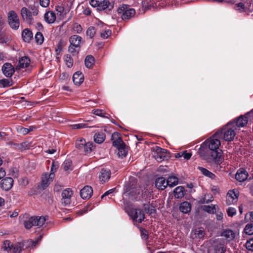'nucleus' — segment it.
Segmentation results:
<instances>
[{"instance_id":"nucleus-1","label":"nucleus","mask_w":253,"mask_h":253,"mask_svg":"<svg viewBox=\"0 0 253 253\" xmlns=\"http://www.w3.org/2000/svg\"><path fill=\"white\" fill-rule=\"evenodd\" d=\"M219 132H216L211 137L204 142L205 145L207 146L211 151V156L216 164L221 163V150L219 148L220 141L219 140Z\"/></svg>"},{"instance_id":"nucleus-2","label":"nucleus","mask_w":253,"mask_h":253,"mask_svg":"<svg viewBox=\"0 0 253 253\" xmlns=\"http://www.w3.org/2000/svg\"><path fill=\"white\" fill-rule=\"evenodd\" d=\"M111 140L113 141V145L118 149L117 155L119 157H125L127 154L126 145L123 141L120 133L117 132L113 133L111 136Z\"/></svg>"},{"instance_id":"nucleus-3","label":"nucleus","mask_w":253,"mask_h":253,"mask_svg":"<svg viewBox=\"0 0 253 253\" xmlns=\"http://www.w3.org/2000/svg\"><path fill=\"white\" fill-rule=\"evenodd\" d=\"M236 128L233 122L228 123L224 126L219 132V136L222 137L225 141H231L233 140L236 135Z\"/></svg>"},{"instance_id":"nucleus-4","label":"nucleus","mask_w":253,"mask_h":253,"mask_svg":"<svg viewBox=\"0 0 253 253\" xmlns=\"http://www.w3.org/2000/svg\"><path fill=\"white\" fill-rule=\"evenodd\" d=\"M153 156L158 162L167 160L169 158V155L167 150L156 146L153 151Z\"/></svg>"},{"instance_id":"nucleus-5","label":"nucleus","mask_w":253,"mask_h":253,"mask_svg":"<svg viewBox=\"0 0 253 253\" xmlns=\"http://www.w3.org/2000/svg\"><path fill=\"white\" fill-rule=\"evenodd\" d=\"M7 20L10 27L13 30H17L20 26V20L18 15L14 10L7 13Z\"/></svg>"},{"instance_id":"nucleus-6","label":"nucleus","mask_w":253,"mask_h":253,"mask_svg":"<svg viewBox=\"0 0 253 253\" xmlns=\"http://www.w3.org/2000/svg\"><path fill=\"white\" fill-rule=\"evenodd\" d=\"M3 248L10 253H20L23 248V243L18 242L14 245L10 244L9 241H5Z\"/></svg>"},{"instance_id":"nucleus-7","label":"nucleus","mask_w":253,"mask_h":253,"mask_svg":"<svg viewBox=\"0 0 253 253\" xmlns=\"http://www.w3.org/2000/svg\"><path fill=\"white\" fill-rule=\"evenodd\" d=\"M119 13H122V18L123 20H128L133 17L135 14V11L133 8L127 9L126 5L119 7L118 9Z\"/></svg>"},{"instance_id":"nucleus-8","label":"nucleus","mask_w":253,"mask_h":253,"mask_svg":"<svg viewBox=\"0 0 253 253\" xmlns=\"http://www.w3.org/2000/svg\"><path fill=\"white\" fill-rule=\"evenodd\" d=\"M128 214L133 220H135L138 223H141L145 218L144 213L140 209H130Z\"/></svg>"},{"instance_id":"nucleus-9","label":"nucleus","mask_w":253,"mask_h":253,"mask_svg":"<svg viewBox=\"0 0 253 253\" xmlns=\"http://www.w3.org/2000/svg\"><path fill=\"white\" fill-rule=\"evenodd\" d=\"M239 193L235 189L229 190L226 195V203L227 205L234 204L237 202Z\"/></svg>"},{"instance_id":"nucleus-10","label":"nucleus","mask_w":253,"mask_h":253,"mask_svg":"<svg viewBox=\"0 0 253 253\" xmlns=\"http://www.w3.org/2000/svg\"><path fill=\"white\" fill-rule=\"evenodd\" d=\"M54 177L55 174L53 172H50L49 174L46 173L43 174L42 176L41 181V186L42 189H44L47 187L53 181Z\"/></svg>"},{"instance_id":"nucleus-11","label":"nucleus","mask_w":253,"mask_h":253,"mask_svg":"<svg viewBox=\"0 0 253 253\" xmlns=\"http://www.w3.org/2000/svg\"><path fill=\"white\" fill-rule=\"evenodd\" d=\"M21 15L24 21L29 23H32L33 21L32 12L25 7L21 8Z\"/></svg>"},{"instance_id":"nucleus-12","label":"nucleus","mask_w":253,"mask_h":253,"mask_svg":"<svg viewBox=\"0 0 253 253\" xmlns=\"http://www.w3.org/2000/svg\"><path fill=\"white\" fill-rule=\"evenodd\" d=\"M73 195V192L70 188L64 190L62 193V203L65 205H69L71 203V198Z\"/></svg>"},{"instance_id":"nucleus-13","label":"nucleus","mask_w":253,"mask_h":253,"mask_svg":"<svg viewBox=\"0 0 253 253\" xmlns=\"http://www.w3.org/2000/svg\"><path fill=\"white\" fill-rule=\"evenodd\" d=\"M1 70L3 74L6 77H11L15 72L14 67L9 63L4 64L2 67Z\"/></svg>"},{"instance_id":"nucleus-14","label":"nucleus","mask_w":253,"mask_h":253,"mask_svg":"<svg viewBox=\"0 0 253 253\" xmlns=\"http://www.w3.org/2000/svg\"><path fill=\"white\" fill-rule=\"evenodd\" d=\"M93 189L90 186H85L80 191L81 197L84 199H88L91 197Z\"/></svg>"},{"instance_id":"nucleus-15","label":"nucleus","mask_w":253,"mask_h":253,"mask_svg":"<svg viewBox=\"0 0 253 253\" xmlns=\"http://www.w3.org/2000/svg\"><path fill=\"white\" fill-rule=\"evenodd\" d=\"M13 179L11 177H6L1 181V187L5 191L9 190L13 186Z\"/></svg>"},{"instance_id":"nucleus-16","label":"nucleus","mask_w":253,"mask_h":253,"mask_svg":"<svg viewBox=\"0 0 253 253\" xmlns=\"http://www.w3.org/2000/svg\"><path fill=\"white\" fill-rule=\"evenodd\" d=\"M247 114L245 115H241L239 117L235 119L234 124H236L237 127H244L246 126L248 122V118L247 117Z\"/></svg>"},{"instance_id":"nucleus-17","label":"nucleus","mask_w":253,"mask_h":253,"mask_svg":"<svg viewBox=\"0 0 253 253\" xmlns=\"http://www.w3.org/2000/svg\"><path fill=\"white\" fill-rule=\"evenodd\" d=\"M215 253H225L226 247L220 240L215 241L213 245Z\"/></svg>"},{"instance_id":"nucleus-18","label":"nucleus","mask_w":253,"mask_h":253,"mask_svg":"<svg viewBox=\"0 0 253 253\" xmlns=\"http://www.w3.org/2000/svg\"><path fill=\"white\" fill-rule=\"evenodd\" d=\"M205 235V232L203 228H198L193 230L190 234V236L192 239H202Z\"/></svg>"},{"instance_id":"nucleus-19","label":"nucleus","mask_w":253,"mask_h":253,"mask_svg":"<svg viewBox=\"0 0 253 253\" xmlns=\"http://www.w3.org/2000/svg\"><path fill=\"white\" fill-rule=\"evenodd\" d=\"M82 41V37L77 35L72 36L69 39L70 44L79 48H80L81 47L80 44Z\"/></svg>"},{"instance_id":"nucleus-20","label":"nucleus","mask_w":253,"mask_h":253,"mask_svg":"<svg viewBox=\"0 0 253 253\" xmlns=\"http://www.w3.org/2000/svg\"><path fill=\"white\" fill-rule=\"evenodd\" d=\"M30 62V59L28 57H22L19 59L18 65L16 66V69L19 70L21 68H27L29 66Z\"/></svg>"},{"instance_id":"nucleus-21","label":"nucleus","mask_w":253,"mask_h":253,"mask_svg":"<svg viewBox=\"0 0 253 253\" xmlns=\"http://www.w3.org/2000/svg\"><path fill=\"white\" fill-rule=\"evenodd\" d=\"M248 177V173L246 170L244 169H239L236 175L235 178L237 180L240 182H243L245 181Z\"/></svg>"},{"instance_id":"nucleus-22","label":"nucleus","mask_w":253,"mask_h":253,"mask_svg":"<svg viewBox=\"0 0 253 253\" xmlns=\"http://www.w3.org/2000/svg\"><path fill=\"white\" fill-rule=\"evenodd\" d=\"M200 156L205 159H208V157L211 155V151L209 148L205 145L204 143L201 145L198 152Z\"/></svg>"},{"instance_id":"nucleus-23","label":"nucleus","mask_w":253,"mask_h":253,"mask_svg":"<svg viewBox=\"0 0 253 253\" xmlns=\"http://www.w3.org/2000/svg\"><path fill=\"white\" fill-rule=\"evenodd\" d=\"M221 236L228 241L233 240L235 237V233L231 229H225L221 233Z\"/></svg>"},{"instance_id":"nucleus-24","label":"nucleus","mask_w":253,"mask_h":253,"mask_svg":"<svg viewBox=\"0 0 253 253\" xmlns=\"http://www.w3.org/2000/svg\"><path fill=\"white\" fill-rule=\"evenodd\" d=\"M111 172L109 169H102L100 171V174L99 178L100 181L105 182L107 181L110 178Z\"/></svg>"},{"instance_id":"nucleus-25","label":"nucleus","mask_w":253,"mask_h":253,"mask_svg":"<svg viewBox=\"0 0 253 253\" xmlns=\"http://www.w3.org/2000/svg\"><path fill=\"white\" fill-rule=\"evenodd\" d=\"M155 185L156 187L160 190L165 189L168 186L166 179L163 177H159L156 179Z\"/></svg>"},{"instance_id":"nucleus-26","label":"nucleus","mask_w":253,"mask_h":253,"mask_svg":"<svg viewBox=\"0 0 253 253\" xmlns=\"http://www.w3.org/2000/svg\"><path fill=\"white\" fill-rule=\"evenodd\" d=\"M84 80V75L81 72H77L73 75V81L76 85L81 84L83 82Z\"/></svg>"},{"instance_id":"nucleus-27","label":"nucleus","mask_w":253,"mask_h":253,"mask_svg":"<svg viewBox=\"0 0 253 253\" xmlns=\"http://www.w3.org/2000/svg\"><path fill=\"white\" fill-rule=\"evenodd\" d=\"M44 18L47 23H53L56 20V15L53 11H49L45 13Z\"/></svg>"},{"instance_id":"nucleus-28","label":"nucleus","mask_w":253,"mask_h":253,"mask_svg":"<svg viewBox=\"0 0 253 253\" xmlns=\"http://www.w3.org/2000/svg\"><path fill=\"white\" fill-rule=\"evenodd\" d=\"M23 40L27 42H29L33 39V33L29 29H25L22 34Z\"/></svg>"},{"instance_id":"nucleus-29","label":"nucleus","mask_w":253,"mask_h":253,"mask_svg":"<svg viewBox=\"0 0 253 253\" xmlns=\"http://www.w3.org/2000/svg\"><path fill=\"white\" fill-rule=\"evenodd\" d=\"M191 209V204L188 202H184L180 204L179 210L184 213H187Z\"/></svg>"},{"instance_id":"nucleus-30","label":"nucleus","mask_w":253,"mask_h":253,"mask_svg":"<svg viewBox=\"0 0 253 253\" xmlns=\"http://www.w3.org/2000/svg\"><path fill=\"white\" fill-rule=\"evenodd\" d=\"M105 139V134L103 132H97L94 134V140L98 144L102 143Z\"/></svg>"},{"instance_id":"nucleus-31","label":"nucleus","mask_w":253,"mask_h":253,"mask_svg":"<svg viewBox=\"0 0 253 253\" xmlns=\"http://www.w3.org/2000/svg\"><path fill=\"white\" fill-rule=\"evenodd\" d=\"M25 227L27 229H30L33 226L36 225V218L35 216L31 217L27 220L24 221Z\"/></svg>"},{"instance_id":"nucleus-32","label":"nucleus","mask_w":253,"mask_h":253,"mask_svg":"<svg viewBox=\"0 0 253 253\" xmlns=\"http://www.w3.org/2000/svg\"><path fill=\"white\" fill-rule=\"evenodd\" d=\"M184 188L182 186H178L174 190V194L175 198L177 199L182 198L184 195Z\"/></svg>"},{"instance_id":"nucleus-33","label":"nucleus","mask_w":253,"mask_h":253,"mask_svg":"<svg viewBox=\"0 0 253 253\" xmlns=\"http://www.w3.org/2000/svg\"><path fill=\"white\" fill-rule=\"evenodd\" d=\"M178 178L175 176H169L167 181V183L170 187H173L178 184Z\"/></svg>"},{"instance_id":"nucleus-34","label":"nucleus","mask_w":253,"mask_h":253,"mask_svg":"<svg viewBox=\"0 0 253 253\" xmlns=\"http://www.w3.org/2000/svg\"><path fill=\"white\" fill-rule=\"evenodd\" d=\"M198 169L201 171V172L205 176L211 178V179H214L215 177V175L203 167H198Z\"/></svg>"},{"instance_id":"nucleus-35","label":"nucleus","mask_w":253,"mask_h":253,"mask_svg":"<svg viewBox=\"0 0 253 253\" xmlns=\"http://www.w3.org/2000/svg\"><path fill=\"white\" fill-rule=\"evenodd\" d=\"M94 63V57L91 55H87L84 60L85 66L87 68H91Z\"/></svg>"},{"instance_id":"nucleus-36","label":"nucleus","mask_w":253,"mask_h":253,"mask_svg":"<svg viewBox=\"0 0 253 253\" xmlns=\"http://www.w3.org/2000/svg\"><path fill=\"white\" fill-rule=\"evenodd\" d=\"M202 209L204 211L211 214L214 213L216 211L215 206L213 205H211V206H203Z\"/></svg>"},{"instance_id":"nucleus-37","label":"nucleus","mask_w":253,"mask_h":253,"mask_svg":"<svg viewBox=\"0 0 253 253\" xmlns=\"http://www.w3.org/2000/svg\"><path fill=\"white\" fill-rule=\"evenodd\" d=\"M0 85L3 87H6L12 85V81L11 79H3L0 80Z\"/></svg>"},{"instance_id":"nucleus-38","label":"nucleus","mask_w":253,"mask_h":253,"mask_svg":"<svg viewBox=\"0 0 253 253\" xmlns=\"http://www.w3.org/2000/svg\"><path fill=\"white\" fill-rule=\"evenodd\" d=\"M31 146V143L28 142H22L21 143H19V145H18V150L22 151L29 149Z\"/></svg>"},{"instance_id":"nucleus-39","label":"nucleus","mask_w":253,"mask_h":253,"mask_svg":"<svg viewBox=\"0 0 253 253\" xmlns=\"http://www.w3.org/2000/svg\"><path fill=\"white\" fill-rule=\"evenodd\" d=\"M36 218V225L42 227L45 223V221L46 220V216H41V217H35Z\"/></svg>"},{"instance_id":"nucleus-40","label":"nucleus","mask_w":253,"mask_h":253,"mask_svg":"<svg viewBox=\"0 0 253 253\" xmlns=\"http://www.w3.org/2000/svg\"><path fill=\"white\" fill-rule=\"evenodd\" d=\"M63 168L64 170L67 171L68 170L72 169V162L70 159L66 160L63 164Z\"/></svg>"},{"instance_id":"nucleus-41","label":"nucleus","mask_w":253,"mask_h":253,"mask_svg":"<svg viewBox=\"0 0 253 253\" xmlns=\"http://www.w3.org/2000/svg\"><path fill=\"white\" fill-rule=\"evenodd\" d=\"M93 144L90 142L86 143L85 144H84V147H83V151L85 153H90L92 150H93Z\"/></svg>"},{"instance_id":"nucleus-42","label":"nucleus","mask_w":253,"mask_h":253,"mask_svg":"<svg viewBox=\"0 0 253 253\" xmlns=\"http://www.w3.org/2000/svg\"><path fill=\"white\" fill-rule=\"evenodd\" d=\"M244 232L246 234L253 235V223L247 224L244 228Z\"/></svg>"},{"instance_id":"nucleus-43","label":"nucleus","mask_w":253,"mask_h":253,"mask_svg":"<svg viewBox=\"0 0 253 253\" xmlns=\"http://www.w3.org/2000/svg\"><path fill=\"white\" fill-rule=\"evenodd\" d=\"M109 4V1L107 0H104L103 1L99 0V5L98 9L100 10H104L108 7Z\"/></svg>"},{"instance_id":"nucleus-44","label":"nucleus","mask_w":253,"mask_h":253,"mask_svg":"<svg viewBox=\"0 0 253 253\" xmlns=\"http://www.w3.org/2000/svg\"><path fill=\"white\" fill-rule=\"evenodd\" d=\"M36 42L38 44H42L43 42V37L42 34L40 32H37L35 37Z\"/></svg>"},{"instance_id":"nucleus-45","label":"nucleus","mask_w":253,"mask_h":253,"mask_svg":"<svg viewBox=\"0 0 253 253\" xmlns=\"http://www.w3.org/2000/svg\"><path fill=\"white\" fill-rule=\"evenodd\" d=\"M247 6L244 5L242 2L237 3L234 6L235 10L239 11V12H243L247 8Z\"/></svg>"},{"instance_id":"nucleus-46","label":"nucleus","mask_w":253,"mask_h":253,"mask_svg":"<svg viewBox=\"0 0 253 253\" xmlns=\"http://www.w3.org/2000/svg\"><path fill=\"white\" fill-rule=\"evenodd\" d=\"M85 140L81 138L80 140H78L76 143V146L79 149H83V147H84V144H85Z\"/></svg>"},{"instance_id":"nucleus-47","label":"nucleus","mask_w":253,"mask_h":253,"mask_svg":"<svg viewBox=\"0 0 253 253\" xmlns=\"http://www.w3.org/2000/svg\"><path fill=\"white\" fill-rule=\"evenodd\" d=\"M96 33L95 29L94 27H89L86 31V35L89 36L90 38L92 39Z\"/></svg>"},{"instance_id":"nucleus-48","label":"nucleus","mask_w":253,"mask_h":253,"mask_svg":"<svg viewBox=\"0 0 253 253\" xmlns=\"http://www.w3.org/2000/svg\"><path fill=\"white\" fill-rule=\"evenodd\" d=\"M72 29L74 32L76 33H80L83 30V28L81 25L77 23H75L73 25Z\"/></svg>"},{"instance_id":"nucleus-49","label":"nucleus","mask_w":253,"mask_h":253,"mask_svg":"<svg viewBox=\"0 0 253 253\" xmlns=\"http://www.w3.org/2000/svg\"><path fill=\"white\" fill-rule=\"evenodd\" d=\"M92 113L102 117L106 118V116H105V113H104L103 111L102 110L100 109H95L93 110L92 111ZM107 118V117H106Z\"/></svg>"},{"instance_id":"nucleus-50","label":"nucleus","mask_w":253,"mask_h":253,"mask_svg":"<svg viewBox=\"0 0 253 253\" xmlns=\"http://www.w3.org/2000/svg\"><path fill=\"white\" fill-rule=\"evenodd\" d=\"M65 60L66 62L67 66L69 68L73 66V60L70 55H67L65 57Z\"/></svg>"},{"instance_id":"nucleus-51","label":"nucleus","mask_w":253,"mask_h":253,"mask_svg":"<svg viewBox=\"0 0 253 253\" xmlns=\"http://www.w3.org/2000/svg\"><path fill=\"white\" fill-rule=\"evenodd\" d=\"M76 47L72 45H70L68 47V51L70 53L72 54L73 55H75L78 54L79 52V48L78 49H76Z\"/></svg>"},{"instance_id":"nucleus-52","label":"nucleus","mask_w":253,"mask_h":253,"mask_svg":"<svg viewBox=\"0 0 253 253\" xmlns=\"http://www.w3.org/2000/svg\"><path fill=\"white\" fill-rule=\"evenodd\" d=\"M30 10L32 12V15L37 16L39 14V10L35 5H30L29 7Z\"/></svg>"},{"instance_id":"nucleus-53","label":"nucleus","mask_w":253,"mask_h":253,"mask_svg":"<svg viewBox=\"0 0 253 253\" xmlns=\"http://www.w3.org/2000/svg\"><path fill=\"white\" fill-rule=\"evenodd\" d=\"M226 211H227V215L229 216H231V217L233 216L236 213V209L233 208H232V207L228 208L227 209Z\"/></svg>"},{"instance_id":"nucleus-54","label":"nucleus","mask_w":253,"mask_h":253,"mask_svg":"<svg viewBox=\"0 0 253 253\" xmlns=\"http://www.w3.org/2000/svg\"><path fill=\"white\" fill-rule=\"evenodd\" d=\"M246 247L247 250L253 251V239H251L247 242Z\"/></svg>"},{"instance_id":"nucleus-55","label":"nucleus","mask_w":253,"mask_h":253,"mask_svg":"<svg viewBox=\"0 0 253 253\" xmlns=\"http://www.w3.org/2000/svg\"><path fill=\"white\" fill-rule=\"evenodd\" d=\"M112 34L111 31L110 30H105V31L101 33L100 36L103 39L107 38Z\"/></svg>"},{"instance_id":"nucleus-56","label":"nucleus","mask_w":253,"mask_h":253,"mask_svg":"<svg viewBox=\"0 0 253 253\" xmlns=\"http://www.w3.org/2000/svg\"><path fill=\"white\" fill-rule=\"evenodd\" d=\"M144 206L145 211L149 212L150 214H152L155 212V210L153 207H150V206L148 205H144Z\"/></svg>"},{"instance_id":"nucleus-57","label":"nucleus","mask_w":253,"mask_h":253,"mask_svg":"<svg viewBox=\"0 0 253 253\" xmlns=\"http://www.w3.org/2000/svg\"><path fill=\"white\" fill-rule=\"evenodd\" d=\"M181 155L184 159L189 160L191 158L192 154L191 153L187 152L186 151H181Z\"/></svg>"},{"instance_id":"nucleus-58","label":"nucleus","mask_w":253,"mask_h":253,"mask_svg":"<svg viewBox=\"0 0 253 253\" xmlns=\"http://www.w3.org/2000/svg\"><path fill=\"white\" fill-rule=\"evenodd\" d=\"M20 185L23 187H26L29 183L27 178H22L19 180Z\"/></svg>"},{"instance_id":"nucleus-59","label":"nucleus","mask_w":253,"mask_h":253,"mask_svg":"<svg viewBox=\"0 0 253 253\" xmlns=\"http://www.w3.org/2000/svg\"><path fill=\"white\" fill-rule=\"evenodd\" d=\"M208 196H210L211 199L207 200L206 198H204L201 199L200 200L199 203L202 204H204V203L208 204V203H210V202H211V201H212V200H213L212 196L211 195H208Z\"/></svg>"},{"instance_id":"nucleus-60","label":"nucleus","mask_w":253,"mask_h":253,"mask_svg":"<svg viewBox=\"0 0 253 253\" xmlns=\"http://www.w3.org/2000/svg\"><path fill=\"white\" fill-rule=\"evenodd\" d=\"M141 235L143 239L146 240L148 238V232L145 229H140Z\"/></svg>"},{"instance_id":"nucleus-61","label":"nucleus","mask_w":253,"mask_h":253,"mask_svg":"<svg viewBox=\"0 0 253 253\" xmlns=\"http://www.w3.org/2000/svg\"><path fill=\"white\" fill-rule=\"evenodd\" d=\"M49 0H40V5L43 7H47L49 4Z\"/></svg>"},{"instance_id":"nucleus-62","label":"nucleus","mask_w":253,"mask_h":253,"mask_svg":"<svg viewBox=\"0 0 253 253\" xmlns=\"http://www.w3.org/2000/svg\"><path fill=\"white\" fill-rule=\"evenodd\" d=\"M58 166L59 165L57 163L53 162L51 167L50 172H53L54 173V171L56 170Z\"/></svg>"},{"instance_id":"nucleus-63","label":"nucleus","mask_w":253,"mask_h":253,"mask_svg":"<svg viewBox=\"0 0 253 253\" xmlns=\"http://www.w3.org/2000/svg\"><path fill=\"white\" fill-rule=\"evenodd\" d=\"M86 127V125L85 124H79L73 126V128L74 129H81Z\"/></svg>"},{"instance_id":"nucleus-64","label":"nucleus","mask_w":253,"mask_h":253,"mask_svg":"<svg viewBox=\"0 0 253 253\" xmlns=\"http://www.w3.org/2000/svg\"><path fill=\"white\" fill-rule=\"evenodd\" d=\"M89 3L92 6L99 8V0H90Z\"/></svg>"}]
</instances>
